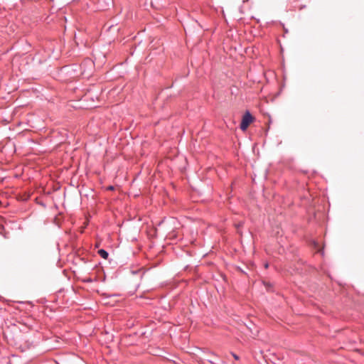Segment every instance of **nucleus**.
I'll return each mask as SVG.
<instances>
[{"mask_svg": "<svg viewBox=\"0 0 364 364\" xmlns=\"http://www.w3.org/2000/svg\"><path fill=\"white\" fill-rule=\"evenodd\" d=\"M93 65V61L90 59H86L81 64L74 63L65 65L62 68V70L71 78L84 75L88 77L91 75Z\"/></svg>", "mask_w": 364, "mask_h": 364, "instance_id": "obj_1", "label": "nucleus"}, {"mask_svg": "<svg viewBox=\"0 0 364 364\" xmlns=\"http://www.w3.org/2000/svg\"><path fill=\"white\" fill-rule=\"evenodd\" d=\"M254 117L249 110H247L242 115V118L240 124L242 131H245L249 125L254 121Z\"/></svg>", "mask_w": 364, "mask_h": 364, "instance_id": "obj_2", "label": "nucleus"}, {"mask_svg": "<svg viewBox=\"0 0 364 364\" xmlns=\"http://www.w3.org/2000/svg\"><path fill=\"white\" fill-rule=\"evenodd\" d=\"M208 354L210 355L211 356L214 357L215 359V360H212V359H208L207 360L208 361V363H210V364H219L220 363H223L218 356V355H216L214 352H212V351H208Z\"/></svg>", "mask_w": 364, "mask_h": 364, "instance_id": "obj_3", "label": "nucleus"}, {"mask_svg": "<svg viewBox=\"0 0 364 364\" xmlns=\"http://www.w3.org/2000/svg\"><path fill=\"white\" fill-rule=\"evenodd\" d=\"M168 222V225H173L175 228L176 227V225L179 223L178 220L175 218H165L164 220H162L161 223H159V225L161 224V223H165V222Z\"/></svg>", "mask_w": 364, "mask_h": 364, "instance_id": "obj_4", "label": "nucleus"}, {"mask_svg": "<svg viewBox=\"0 0 364 364\" xmlns=\"http://www.w3.org/2000/svg\"><path fill=\"white\" fill-rule=\"evenodd\" d=\"M97 252H98L99 255L103 259H107L109 257L108 252L104 249L99 250Z\"/></svg>", "mask_w": 364, "mask_h": 364, "instance_id": "obj_5", "label": "nucleus"}, {"mask_svg": "<svg viewBox=\"0 0 364 364\" xmlns=\"http://www.w3.org/2000/svg\"><path fill=\"white\" fill-rule=\"evenodd\" d=\"M148 230H149V231H147V234L149 235H154L157 229L151 228V229H148Z\"/></svg>", "mask_w": 364, "mask_h": 364, "instance_id": "obj_6", "label": "nucleus"}, {"mask_svg": "<svg viewBox=\"0 0 364 364\" xmlns=\"http://www.w3.org/2000/svg\"><path fill=\"white\" fill-rule=\"evenodd\" d=\"M313 245H314V247L315 248H318L319 244H318V242H316V241L314 240V241H313Z\"/></svg>", "mask_w": 364, "mask_h": 364, "instance_id": "obj_7", "label": "nucleus"}, {"mask_svg": "<svg viewBox=\"0 0 364 364\" xmlns=\"http://www.w3.org/2000/svg\"><path fill=\"white\" fill-rule=\"evenodd\" d=\"M232 355L233 356V358L235 359V360H239V356L237 355H236L235 353H231Z\"/></svg>", "mask_w": 364, "mask_h": 364, "instance_id": "obj_8", "label": "nucleus"}, {"mask_svg": "<svg viewBox=\"0 0 364 364\" xmlns=\"http://www.w3.org/2000/svg\"><path fill=\"white\" fill-rule=\"evenodd\" d=\"M264 285L266 286L267 291H269L271 285L269 283H264Z\"/></svg>", "mask_w": 364, "mask_h": 364, "instance_id": "obj_9", "label": "nucleus"}, {"mask_svg": "<svg viewBox=\"0 0 364 364\" xmlns=\"http://www.w3.org/2000/svg\"><path fill=\"white\" fill-rule=\"evenodd\" d=\"M318 252L319 253H321L322 255H323V254H324V252H323V249H322V250H318Z\"/></svg>", "mask_w": 364, "mask_h": 364, "instance_id": "obj_10", "label": "nucleus"}, {"mask_svg": "<svg viewBox=\"0 0 364 364\" xmlns=\"http://www.w3.org/2000/svg\"><path fill=\"white\" fill-rule=\"evenodd\" d=\"M114 186H109V187H108V190H111V191H112V190H114Z\"/></svg>", "mask_w": 364, "mask_h": 364, "instance_id": "obj_11", "label": "nucleus"}, {"mask_svg": "<svg viewBox=\"0 0 364 364\" xmlns=\"http://www.w3.org/2000/svg\"><path fill=\"white\" fill-rule=\"evenodd\" d=\"M284 33H288V29H287V28H284Z\"/></svg>", "mask_w": 364, "mask_h": 364, "instance_id": "obj_12", "label": "nucleus"}, {"mask_svg": "<svg viewBox=\"0 0 364 364\" xmlns=\"http://www.w3.org/2000/svg\"><path fill=\"white\" fill-rule=\"evenodd\" d=\"M268 267H269L268 263H266V264H264V267L267 269V268H268Z\"/></svg>", "mask_w": 364, "mask_h": 364, "instance_id": "obj_13", "label": "nucleus"}, {"mask_svg": "<svg viewBox=\"0 0 364 364\" xmlns=\"http://www.w3.org/2000/svg\"><path fill=\"white\" fill-rule=\"evenodd\" d=\"M99 246H100V243H99V242H97V243L95 244V247H98Z\"/></svg>", "mask_w": 364, "mask_h": 364, "instance_id": "obj_14", "label": "nucleus"}, {"mask_svg": "<svg viewBox=\"0 0 364 364\" xmlns=\"http://www.w3.org/2000/svg\"><path fill=\"white\" fill-rule=\"evenodd\" d=\"M240 225H236L235 228H240Z\"/></svg>", "mask_w": 364, "mask_h": 364, "instance_id": "obj_15", "label": "nucleus"}]
</instances>
